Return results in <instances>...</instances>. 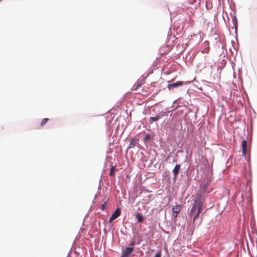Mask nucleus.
Returning <instances> with one entry per match:
<instances>
[{
    "label": "nucleus",
    "mask_w": 257,
    "mask_h": 257,
    "mask_svg": "<svg viewBox=\"0 0 257 257\" xmlns=\"http://www.w3.org/2000/svg\"><path fill=\"white\" fill-rule=\"evenodd\" d=\"M182 208V206L179 204H177L175 206H173L172 207V211H173V215L175 218H176L179 212L180 211L181 209Z\"/></svg>",
    "instance_id": "nucleus-2"
},
{
    "label": "nucleus",
    "mask_w": 257,
    "mask_h": 257,
    "mask_svg": "<svg viewBox=\"0 0 257 257\" xmlns=\"http://www.w3.org/2000/svg\"><path fill=\"white\" fill-rule=\"evenodd\" d=\"M135 146V144L133 142H131L130 144V148H133L134 147V146Z\"/></svg>",
    "instance_id": "nucleus-18"
},
{
    "label": "nucleus",
    "mask_w": 257,
    "mask_h": 257,
    "mask_svg": "<svg viewBox=\"0 0 257 257\" xmlns=\"http://www.w3.org/2000/svg\"><path fill=\"white\" fill-rule=\"evenodd\" d=\"M183 81H177L175 83H171L168 84V89L169 90H171L174 89V88L179 87L180 86H182L183 84Z\"/></svg>",
    "instance_id": "nucleus-5"
},
{
    "label": "nucleus",
    "mask_w": 257,
    "mask_h": 257,
    "mask_svg": "<svg viewBox=\"0 0 257 257\" xmlns=\"http://www.w3.org/2000/svg\"><path fill=\"white\" fill-rule=\"evenodd\" d=\"M150 136L149 134L146 135L144 138L145 141H148L150 140Z\"/></svg>",
    "instance_id": "nucleus-15"
},
{
    "label": "nucleus",
    "mask_w": 257,
    "mask_h": 257,
    "mask_svg": "<svg viewBox=\"0 0 257 257\" xmlns=\"http://www.w3.org/2000/svg\"><path fill=\"white\" fill-rule=\"evenodd\" d=\"M106 204V203L104 202L103 204H102L100 205V208L102 210H103L105 209V206Z\"/></svg>",
    "instance_id": "nucleus-14"
},
{
    "label": "nucleus",
    "mask_w": 257,
    "mask_h": 257,
    "mask_svg": "<svg viewBox=\"0 0 257 257\" xmlns=\"http://www.w3.org/2000/svg\"><path fill=\"white\" fill-rule=\"evenodd\" d=\"M140 86V85L139 84V83H137L136 84H135L134 86V87H135V88H134L135 90H136Z\"/></svg>",
    "instance_id": "nucleus-17"
},
{
    "label": "nucleus",
    "mask_w": 257,
    "mask_h": 257,
    "mask_svg": "<svg viewBox=\"0 0 257 257\" xmlns=\"http://www.w3.org/2000/svg\"><path fill=\"white\" fill-rule=\"evenodd\" d=\"M209 47H207L206 48H205V49L203 51V52H205V53H206V52H208L209 51Z\"/></svg>",
    "instance_id": "nucleus-19"
},
{
    "label": "nucleus",
    "mask_w": 257,
    "mask_h": 257,
    "mask_svg": "<svg viewBox=\"0 0 257 257\" xmlns=\"http://www.w3.org/2000/svg\"><path fill=\"white\" fill-rule=\"evenodd\" d=\"M204 200V197L200 194H198L194 201V205L189 211V215L192 217L197 212L199 209L202 210Z\"/></svg>",
    "instance_id": "nucleus-1"
},
{
    "label": "nucleus",
    "mask_w": 257,
    "mask_h": 257,
    "mask_svg": "<svg viewBox=\"0 0 257 257\" xmlns=\"http://www.w3.org/2000/svg\"><path fill=\"white\" fill-rule=\"evenodd\" d=\"M206 187H207V185H205L204 186V190H203V191H205V189H206Z\"/></svg>",
    "instance_id": "nucleus-20"
},
{
    "label": "nucleus",
    "mask_w": 257,
    "mask_h": 257,
    "mask_svg": "<svg viewBox=\"0 0 257 257\" xmlns=\"http://www.w3.org/2000/svg\"><path fill=\"white\" fill-rule=\"evenodd\" d=\"M115 169V166H112L111 167L110 170V172H109V175L110 176H113L114 175Z\"/></svg>",
    "instance_id": "nucleus-10"
},
{
    "label": "nucleus",
    "mask_w": 257,
    "mask_h": 257,
    "mask_svg": "<svg viewBox=\"0 0 257 257\" xmlns=\"http://www.w3.org/2000/svg\"><path fill=\"white\" fill-rule=\"evenodd\" d=\"M121 213V210L120 208H117L115 211L112 214L110 217L109 219V222H111L113 220L117 218Z\"/></svg>",
    "instance_id": "nucleus-3"
},
{
    "label": "nucleus",
    "mask_w": 257,
    "mask_h": 257,
    "mask_svg": "<svg viewBox=\"0 0 257 257\" xmlns=\"http://www.w3.org/2000/svg\"><path fill=\"white\" fill-rule=\"evenodd\" d=\"M201 211H202V210H200V209H199V210L197 211V212H196V213H195V214H194L193 215V223L194 225H195V224H196L195 222L198 219L199 214L200 213Z\"/></svg>",
    "instance_id": "nucleus-8"
},
{
    "label": "nucleus",
    "mask_w": 257,
    "mask_h": 257,
    "mask_svg": "<svg viewBox=\"0 0 257 257\" xmlns=\"http://www.w3.org/2000/svg\"><path fill=\"white\" fill-rule=\"evenodd\" d=\"M160 118L161 116L160 115H157L155 117H150L149 119V122L152 123L154 121H158Z\"/></svg>",
    "instance_id": "nucleus-9"
},
{
    "label": "nucleus",
    "mask_w": 257,
    "mask_h": 257,
    "mask_svg": "<svg viewBox=\"0 0 257 257\" xmlns=\"http://www.w3.org/2000/svg\"><path fill=\"white\" fill-rule=\"evenodd\" d=\"M200 222L199 223H198L197 226H198L200 224Z\"/></svg>",
    "instance_id": "nucleus-21"
},
{
    "label": "nucleus",
    "mask_w": 257,
    "mask_h": 257,
    "mask_svg": "<svg viewBox=\"0 0 257 257\" xmlns=\"http://www.w3.org/2000/svg\"><path fill=\"white\" fill-rule=\"evenodd\" d=\"M136 243L134 240H133L129 244L130 246L133 247L135 245Z\"/></svg>",
    "instance_id": "nucleus-16"
},
{
    "label": "nucleus",
    "mask_w": 257,
    "mask_h": 257,
    "mask_svg": "<svg viewBox=\"0 0 257 257\" xmlns=\"http://www.w3.org/2000/svg\"><path fill=\"white\" fill-rule=\"evenodd\" d=\"M180 168V165L179 164H177L174 169L173 170V173L174 174V177L176 178L179 173V171Z\"/></svg>",
    "instance_id": "nucleus-7"
},
{
    "label": "nucleus",
    "mask_w": 257,
    "mask_h": 257,
    "mask_svg": "<svg viewBox=\"0 0 257 257\" xmlns=\"http://www.w3.org/2000/svg\"><path fill=\"white\" fill-rule=\"evenodd\" d=\"M242 152L243 155H246L247 153V148H246V141L245 140H243L242 141Z\"/></svg>",
    "instance_id": "nucleus-6"
},
{
    "label": "nucleus",
    "mask_w": 257,
    "mask_h": 257,
    "mask_svg": "<svg viewBox=\"0 0 257 257\" xmlns=\"http://www.w3.org/2000/svg\"><path fill=\"white\" fill-rule=\"evenodd\" d=\"M162 252L161 250L158 251L155 254L154 257H161Z\"/></svg>",
    "instance_id": "nucleus-13"
},
{
    "label": "nucleus",
    "mask_w": 257,
    "mask_h": 257,
    "mask_svg": "<svg viewBox=\"0 0 257 257\" xmlns=\"http://www.w3.org/2000/svg\"><path fill=\"white\" fill-rule=\"evenodd\" d=\"M136 216L139 222H142L143 220V217L139 213H137L136 215Z\"/></svg>",
    "instance_id": "nucleus-11"
},
{
    "label": "nucleus",
    "mask_w": 257,
    "mask_h": 257,
    "mask_svg": "<svg viewBox=\"0 0 257 257\" xmlns=\"http://www.w3.org/2000/svg\"><path fill=\"white\" fill-rule=\"evenodd\" d=\"M134 251V247H127L122 251L121 257H127Z\"/></svg>",
    "instance_id": "nucleus-4"
},
{
    "label": "nucleus",
    "mask_w": 257,
    "mask_h": 257,
    "mask_svg": "<svg viewBox=\"0 0 257 257\" xmlns=\"http://www.w3.org/2000/svg\"><path fill=\"white\" fill-rule=\"evenodd\" d=\"M49 120V118H45L44 119H43L42 121H41V126H43L44 125H45L47 122Z\"/></svg>",
    "instance_id": "nucleus-12"
}]
</instances>
